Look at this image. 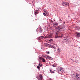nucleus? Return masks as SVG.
Returning a JSON list of instances; mask_svg holds the SVG:
<instances>
[{"mask_svg":"<svg viewBox=\"0 0 80 80\" xmlns=\"http://www.w3.org/2000/svg\"><path fill=\"white\" fill-rule=\"evenodd\" d=\"M39 61H41V60H42V62H46L45 59L41 57H39Z\"/></svg>","mask_w":80,"mask_h":80,"instance_id":"obj_5","label":"nucleus"},{"mask_svg":"<svg viewBox=\"0 0 80 80\" xmlns=\"http://www.w3.org/2000/svg\"><path fill=\"white\" fill-rule=\"evenodd\" d=\"M52 67H55L57 66V63H54L52 65Z\"/></svg>","mask_w":80,"mask_h":80,"instance_id":"obj_16","label":"nucleus"},{"mask_svg":"<svg viewBox=\"0 0 80 80\" xmlns=\"http://www.w3.org/2000/svg\"><path fill=\"white\" fill-rule=\"evenodd\" d=\"M36 78L38 80H43V76L42 74H40L39 76H36Z\"/></svg>","mask_w":80,"mask_h":80,"instance_id":"obj_3","label":"nucleus"},{"mask_svg":"<svg viewBox=\"0 0 80 80\" xmlns=\"http://www.w3.org/2000/svg\"><path fill=\"white\" fill-rule=\"evenodd\" d=\"M58 52L59 53H60L62 52V50L61 49H60L59 48L58 49Z\"/></svg>","mask_w":80,"mask_h":80,"instance_id":"obj_12","label":"nucleus"},{"mask_svg":"<svg viewBox=\"0 0 80 80\" xmlns=\"http://www.w3.org/2000/svg\"><path fill=\"white\" fill-rule=\"evenodd\" d=\"M49 60H53V58L50 57V56H49Z\"/></svg>","mask_w":80,"mask_h":80,"instance_id":"obj_19","label":"nucleus"},{"mask_svg":"<svg viewBox=\"0 0 80 80\" xmlns=\"http://www.w3.org/2000/svg\"><path fill=\"white\" fill-rule=\"evenodd\" d=\"M62 5L64 7H67V6H69V3L67 2H64L62 3Z\"/></svg>","mask_w":80,"mask_h":80,"instance_id":"obj_4","label":"nucleus"},{"mask_svg":"<svg viewBox=\"0 0 80 80\" xmlns=\"http://www.w3.org/2000/svg\"><path fill=\"white\" fill-rule=\"evenodd\" d=\"M51 23H53V21H52V20L51 21Z\"/></svg>","mask_w":80,"mask_h":80,"instance_id":"obj_32","label":"nucleus"},{"mask_svg":"<svg viewBox=\"0 0 80 80\" xmlns=\"http://www.w3.org/2000/svg\"><path fill=\"white\" fill-rule=\"evenodd\" d=\"M58 35V32H56V35Z\"/></svg>","mask_w":80,"mask_h":80,"instance_id":"obj_26","label":"nucleus"},{"mask_svg":"<svg viewBox=\"0 0 80 80\" xmlns=\"http://www.w3.org/2000/svg\"><path fill=\"white\" fill-rule=\"evenodd\" d=\"M55 25H58V23H55Z\"/></svg>","mask_w":80,"mask_h":80,"instance_id":"obj_27","label":"nucleus"},{"mask_svg":"<svg viewBox=\"0 0 80 80\" xmlns=\"http://www.w3.org/2000/svg\"><path fill=\"white\" fill-rule=\"evenodd\" d=\"M49 56H45V58H48V59H49Z\"/></svg>","mask_w":80,"mask_h":80,"instance_id":"obj_20","label":"nucleus"},{"mask_svg":"<svg viewBox=\"0 0 80 80\" xmlns=\"http://www.w3.org/2000/svg\"><path fill=\"white\" fill-rule=\"evenodd\" d=\"M76 28H77L78 30L80 29V27L79 26H76Z\"/></svg>","mask_w":80,"mask_h":80,"instance_id":"obj_17","label":"nucleus"},{"mask_svg":"<svg viewBox=\"0 0 80 80\" xmlns=\"http://www.w3.org/2000/svg\"><path fill=\"white\" fill-rule=\"evenodd\" d=\"M50 72H51V73H54V71L52 70H50Z\"/></svg>","mask_w":80,"mask_h":80,"instance_id":"obj_22","label":"nucleus"},{"mask_svg":"<svg viewBox=\"0 0 80 80\" xmlns=\"http://www.w3.org/2000/svg\"><path fill=\"white\" fill-rule=\"evenodd\" d=\"M36 32H38V28L37 30H36Z\"/></svg>","mask_w":80,"mask_h":80,"instance_id":"obj_28","label":"nucleus"},{"mask_svg":"<svg viewBox=\"0 0 80 80\" xmlns=\"http://www.w3.org/2000/svg\"><path fill=\"white\" fill-rule=\"evenodd\" d=\"M38 66H40V67H42V64L40 63H39L38 64Z\"/></svg>","mask_w":80,"mask_h":80,"instance_id":"obj_21","label":"nucleus"},{"mask_svg":"<svg viewBox=\"0 0 80 80\" xmlns=\"http://www.w3.org/2000/svg\"><path fill=\"white\" fill-rule=\"evenodd\" d=\"M76 35L77 37H80V33L78 32H76Z\"/></svg>","mask_w":80,"mask_h":80,"instance_id":"obj_9","label":"nucleus"},{"mask_svg":"<svg viewBox=\"0 0 80 80\" xmlns=\"http://www.w3.org/2000/svg\"><path fill=\"white\" fill-rule=\"evenodd\" d=\"M44 38V36H42L41 37H40L38 38V39L39 40H41V39H43Z\"/></svg>","mask_w":80,"mask_h":80,"instance_id":"obj_11","label":"nucleus"},{"mask_svg":"<svg viewBox=\"0 0 80 80\" xmlns=\"http://www.w3.org/2000/svg\"><path fill=\"white\" fill-rule=\"evenodd\" d=\"M52 36V34H48V37L45 38H51Z\"/></svg>","mask_w":80,"mask_h":80,"instance_id":"obj_6","label":"nucleus"},{"mask_svg":"<svg viewBox=\"0 0 80 80\" xmlns=\"http://www.w3.org/2000/svg\"><path fill=\"white\" fill-rule=\"evenodd\" d=\"M70 59L72 60V58H71Z\"/></svg>","mask_w":80,"mask_h":80,"instance_id":"obj_34","label":"nucleus"},{"mask_svg":"<svg viewBox=\"0 0 80 80\" xmlns=\"http://www.w3.org/2000/svg\"><path fill=\"white\" fill-rule=\"evenodd\" d=\"M55 37H56V38H57V36H56Z\"/></svg>","mask_w":80,"mask_h":80,"instance_id":"obj_33","label":"nucleus"},{"mask_svg":"<svg viewBox=\"0 0 80 80\" xmlns=\"http://www.w3.org/2000/svg\"><path fill=\"white\" fill-rule=\"evenodd\" d=\"M73 77L75 80H80V75L77 73L73 74Z\"/></svg>","mask_w":80,"mask_h":80,"instance_id":"obj_1","label":"nucleus"},{"mask_svg":"<svg viewBox=\"0 0 80 80\" xmlns=\"http://www.w3.org/2000/svg\"><path fill=\"white\" fill-rule=\"evenodd\" d=\"M38 28L39 32H40V33H42V28L40 26H39Z\"/></svg>","mask_w":80,"mask_h":80,"instance_id":"obj_8","label":"nucleus"},{"mask_svg":"<svg viewBox=\"0 0 80 80\" xmlns=\"http://www.w3.org/2000/svg\"><path fill=\"white\" fill-rule=\"evenodd\" d=\"M44 45L46 47H48V46H49L50 45L47 43H45L44 44Z\"/></svg>","mask_w":80,"mask_h":80,"instance_id":"obj_13","label":"nucleus"},{"mask_svg":"<svg viewBox=\"0 0 80 80\" xmlns=\"http://www.w3.org/2000/svg\"><path fill=\"white\" fill-rule=\"evenodd\" d=\"M49 47L50 48H54V49H57L53 45H50Z\"/></svg>","mask_w":80,"mask_h":80,"instance_id":"obj_7","label":"nucleus"},{"mask_svg":"<svg viewBox=\"0 0 80 80\" xmlns=\"http://www.w3.org/2000/svg\"><path fill=\"white\" fill-rule=\"evenodd\" d=\"M62 28V26H59L58 27V30H60Z\"/></svg>","mask_w":80,"mask_h":80,"instance_id":"obj_10","label":"nucleus"},{"mask_svg":"<svg viewBox=\"0 0 80 80\" xmlns=\"http://www.w3.org/2000/svg\"><path fill=\"white\" fill-rule=\"evenodd\" d=\"M52 39H50L49 40V42H52Z\"/></svg>","mask_w":80,"mask_h":80,"instance_id":"obj_31","label":"nucleus"},{"mask_svg":"<svg viewBox=\"0 0 80 80\" xmlns=\"http://www.w3.org/2000/svg\"><path fill=\"white\" fill-rule=\"evenodd\" d=\"M43 15H44V16H46V14H45V13H43Z\"/></svg>","mask_w":80,"mask_h":80,"instance_id":"obj_30","label":"nucleus"},{"mask_svg":"<svg viewBox=\"0 0 80 80\" xmlns=\"http://www.w3.org/2000/svg\"><path fill=\"white\" fill-rule=\"evenodd\" d=\"M63 34H62L61 35V36H57L58 37V38H62V37H63Z\"/></svg>","mask_w":80,"mask_h":80,"instance_id":"obj_15","label":"nucleus"},{"mask_svg":"<svg viewBox=\"0 0 80 80\" xmlns=\"http://www.w3.org/2000/svg\"><path fill=\"white\" fill-rule=\"evenodd\" d=\"M59 22H62V20H61L60 19H59Z\"/></svg>","mask_w":80,"mask_h":80,"instance_id":"obj_25","label":"nucleus"},{"mask_svg":"<svg viewBox=\"0 0 80 80\" xmlns=\"http://www.w3.org/2000/svg\"><path fill=\"white\" fill-rule=\"evenodd\" d=\"M45 12L46 14H47V15H48V14H49V12H48L47 11H45Z\"/></svg>","mask_w":80,"mask_h":80,"instance_id":"obj_18","label":"nucleus"},{"mask_svg":"<svg viewBox=\"0 0 80 80\" xmlns=\"http://www.w3.org/2000/svg\"><path fill=\"white\" fill-rule=\"evenodd\" d=\"M38 13V10H37L34 13V14L35 15H37V14Z\"/></svg>","mask_w":80,"mask_h":80,"instance_id":"obj_14","label":"nucleus"},{"mask_svg":"<svg viewBox=\"0 0 80 80\" xmlns=\"http://www.w3.org/2000/svg\"><path fill=\"white\" fill-rule=\"evenodd\" d=\"M73 62H75V63H78V61H73Z\"/></svg>","mask_w":80,"mask_h":80,"instance_id":"obj_23","label":"nucleus"},{"mask_svg":"<svg viewBox=\"0 0 80 80\" xmlns=\"http://www.w3.org/2000/svg\"><path fill=\"white\" fill-rule=\"evenodd\" d=\"M37 68L38 69H40V68L39 66H37Z\"/></svg>","mask_w":80,"mask_h":80,"instance_id":"obj_24","label":"nucleus"},{"mask_svg":"<svg viewBox=\"0 0 80 80\" xmlns=\"http://www.w3.org/2000/svg\"><path fill=\"white\" fill-rule=\"evenodd\" d=\"M46 53H47L48 54H49V53H50V52L48 51Z\"/></svg>","mask_w":80,"mask_h":80,"instance_id":"obj_29","label":"nucleus"},{"mask_svg":"<svg viewBox=\"0 0 80 80\" xmlns=\"http://www.w3.org/2000/svg\"><path fill=\"white\" fill-rule=\"evenodd\" d=\"M57 71H58L59 73H62L63 71V68H62V67H59L57 69Z\"/></svg>","mask_w":80,"mask_h":80,"instance_id":"obj_2","label":"nucleus"},{"mask_svg":"<svg viewBox=\"0 0 80 80\" xmlns=\"http://www.w3.org/2000/svg\"><path fill=\"white\" fill-rule=\"evenodd\" d=\"M36 20H37V19H36Z\"/></svg>","mask_w":80,"mask_h":80,"instance_id":"obj_35","label":"nucleus"}]
</instances>
